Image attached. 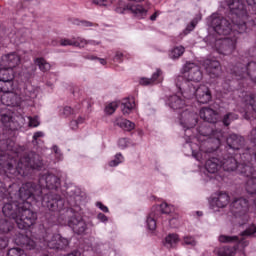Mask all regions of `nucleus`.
<instances>
[{"label": "nucleus", "instance_id": "34", "mask_svg": "<svg viewBox=\"0 0 256 256\" xmlns=\"http://www.w3.org/2000/svg\"><path fill=\"white\" fill-rule=\"evenodd\" d=\"M185 53V47L176 46L169 52L170 59H179Z\"/></svg>", "mask_w": 256, "mask_h": 256}, {"label": "nucleus", "instance_id": "49", "mask_svg": "<svg viewBox=\"0 0 256 256\" xmlns=\"http://www.w3.org/2000/svg\"><path fill=\"white\" fill-rule=\"evenodd\" d=\"M118 146L120 147V149H126V147H129V140H127L126 138L119 139Z\"/></svg>", "mask_w": 256, "mask_h": 256}, {"label": "nucleus", "instance_id": "36", "mask_svg": "<svg viewBox=\"0 0 256 256\" xmlns=\"http://www.w3.org/2000/svg\"><path fill=\"white\" fill-rule=\"evenodd\" d=\"M147 227L150 231L157 229V220H155V213L151 212L146 219Z\"/></svg>", "mask_w": 256, "mask_h": 256}, {"label": "nucleus", "instance_id": "50", "mask_svg": "<svg viewBox=\"0 0 256 256\" xmlns=\"http://www.w3.org/2000/svg\"><path fill=\"white\" fill-rule=\"evenodd\" d=\"M52 149H53L58 161H61V159H63V155L61 154V151L59 150V147L55 145V146H53Z\"/></svg>", "mask_w": 256, "mask_h": 256}, {"label": "nucleus", "instance_id": "15", "mask_svg": "<svg viewBox=\"0 0 256 256\" xmlns=\"http://www.w3.org/2000/svg\"><path fill=\"white\" fill-rule=\"evenodd\" d=\"M179 121H180L181 127H183L184 129H187V130L193 129V127L197 125V121H198L197 113L190 112L189 110L186 109L180 114Z\"/></svg>", "mask_w": 256, "mask_h": 256}, {"label": "nucleus", "instance_id": "8", "mask_svg": "<svg viewBox=\"0 0 256 256\" xmlns=\"http://www.w3.org/2000/svg\"><path fill=\"white\" fill-rule=\"evenodd\" d=\"M176 87L181 91L182 97H185L186 99L196 97L198 103L202 104L211 101V90L206 85H200L198 88H195V86H191V84H187V82L182 84L176 82Z\"/></svg>", "mask_w": 256, "mask_h": 256}, {"label": "nucleus", "instance_id": "28", "mask_svg": "<svg viewBox=\"0 0 256 256\" xmlns=\"http://www.w3.org/2000/svg\"><path fill=\"white\" fill-rule=\"evenodd\" d=\"M15 72L11 68L0 67V81H13Z\"/></svg>", "mask_w": 256, "mask_h": 256}, {"label": "nucleus", "instance_id": "24", "mask_svg": "<svg viewBox=\"0 0 256 256\" xmlns=\"http://www.w3.org/2000/svg\"><path fill=\"white\" fill-rule=\"evenodd\" d=\"M97 45V43H95V41L91 40V41H87L83 38H78L76 41L73 40H69V39H62L60 40V45L62 47H67L68 45H75V47H85V45Z\"/></svg>", "mask_w": 256, "mask_h": 256}, {"label": "nucleus", "instance_id": "25", "mask_svg": "<svg viewBox=\"0 0 256 256\" xmlns=\"http://www.w3.org/2000/svg\"><path fill=\"white\" fill-rule=\"evenodd\" d=\"M163 82V71L161 69H157L155 73H153L151 78H142L140 80V85H153V83H162Z\"/></svg>", "mask_w": 256, "mask_h": 256}, {"label": "nucleus", "instance_id": "20", "mask_svg": "<svg viewBox=\"0 0 256 256\" xmlns=\"http://www.w3.org/2000/svg\"><path fill=\"white\" fill-rule=\"evenodd\" d=\"M68 225L73 229L74 233H77L78 235L85 233L87 229V224L85 223V221L77 217L71 218L68 221Z\"/></svg>", "mask_w": 256, "mask_h": 256}, {"label": "nucleus", "instance_id": "4", "mask_svg": "<svg viewBox=\"0 0 256 256\" xmlns=\"http://www.w3.org/2000/svg\"><path fill=\"white\" fill-rule=\"evenodd\" d=\"M211 25L218 35H230V37L219 38L215 41V50L219 55H232L237 49V35L245 33L247 26L245 22H239L232 18V24L229 20L221 16H212Z\"/></svg>", "mask_w": 256, "mask_h": 256}, {"label": "nucleus", "instance_id": "23", "mask_svg": "<svg viewBox=\"0 0 256 256\" xmlns=\"http://www.w3.org/2000/svg\"><path fill=\"white\" fill-rule=\"evenodd\" d=\"M9 191L11 192V196L15 195V193H18L19 188L17 187V184L13 183L7 189L5 183L0 182V202L5 201V199H9Z\"/></svg>", "mask_w": 256, "mask_h": 256}, {"label": "nucleus", "instance_id": "63", "mask_svg": "<svg viewBox=\"0 0 256 256\" xmlns=\"http://www.w3.org/2000/svg\"><path fill=\"white\" fill-rule=\"evenodd\" d=\"M59 224H60V225H65V223H63V222H59Z\"/></svg>", "mask_w": 256, "mask_h": 256}, {"label": "nucleus", "instance_id": "30", "mask_svg": "<svg viewBox=\"0 0 256 256\" xmlns=\"http://www.w3.org/2000/svg\"><path fill=\"white\" fill-rule=\"evenodd\" d=\"M177 243H179V235H177V234H169L165 238L164 245L168 249H171V248L175 247L177 245Z\"/></svg>", "mask_w": 256, "mask_h": 256}, {"label": "nucleus", "instance_id": "62", "mask_svg": "<svg viewBox=\"0 0 256 256\" xmlns=\"http://www.w3.org/2000/svg\"><path fill=\"white\" fill-rule=\"evenodd\" d=\"M197 214H198L199 216L203 215V213H202V212H197Z\"/></svg>", "mask_w": 256, "mask_h": 256}, {"label": "nucleus", "instance_id": "44", "mask_svg": "<svg viewBox=\"0 0 256 256\" xmlns=\"http://www.w3.org/2000/svg\"><path fill=\"white\" fill-rule=\"evenodd\" d=\"M93 3H95V5H99L100 7H109V5H112L113 0H93Z\"/></svg>", "mask_w": 256, "mask_h": 256}, {"label": "nucleus", "instance_id": "21", "mask_svg": "<svg viewBox=\"0 0 256 256\" xmlns=\"http://www.w3.org/2000/svg\"><path fill=\"white\" fill-rule=\"evenodd\" d=\"M200 117L206 123H217V119H219V113L211 108L204 107L200 110Z\"/></svg>", "mask_w": 256, "mask_h": 256}, {"label": "nucleus", "instance_id": "31", "mask_svg": "<svg viewBox=\"0 0 256 256\" xmlns=\"http://www.w3.org/2000/svg\"><path fill=\"white\" fill-rule=\"evenodd\" d=\"M11 91H15L13 88V81L11 80H0V93H10Z\"/></svg>", "mask_w": 256, "mask_h": 256}, {"label": "nucleus", "instance_id": "51", "mask_svg": "<svg viewBox=\"0 0 256 256\" xmlns=\"http://www.w3.org/2000/svg\"><path fill=\"white\" fill-rule=\"evenodd\" d=\"M9 245V238L0 237V249H5Z\"/></svg>", "mask_w": 256, "mask_h": 256}, {"label": "nucleus", "instance_id": "39", "mask_svg": "<svg viewBox=\"0 0 256 256\" xmlns=\"http://www.w3.org/2000/svg\"><path fill=\"white\" fill-rule=\"evenodd\" d=\"M123 161H125V158L123 157V155L121 153H118L115 155V158L109 162V166L117 167V165H119L120 163H123Z\"/></svg>", "mask_w": 256, "mask_h": 256}, {"label": "nucleus", "instance_id": "29", "mask_svg": "<svg viewBox=\"0 0 256 256\" xmlns=\"http://www.w3.org/2000/svg\"><path fill=\"white\" fill-rule=\"evenodd\" d=\"M13 231V222L0 217V233H11Z\"/></svg>", "mask_w": 256, "mask_h": 256}, {"label": "nucleus", "instance_id": "37", "mask_svg": "<svg viewBox=\"0 0 256 256\" xmlns=\"http://www.w3.org/2000/svg\"><path fill=\"white\" fill-rule=\"evenodd\" d=\"M3 127L6 129H13V126L11 124L13 123V118L7 114H2L0 119Z\"/></svg>", "mask_w": 256, "mask_h": 256}, {"label": "nucleus", "instance_id": "59", "mask_svg": "<svg viewBox=\"0 0 256 256\" xmlns=\"http://www.w3.org/2000/svg\"><path fill=\"white\" fill-rule=\"evenodd\" d=\"M75 121H77L78 125H81V123H84V122H85V118L79 117V118H78L77 120H75Z\"/></svg>", "mask_w": 256, "mask_h": 256}, {"label": "nucleus", "instance_id": "35", "mask_svg": "<svg viewBox=\"0 0 256 256\" xmlns=\"http://www.w3.org/2000/svg\"><path fill=\"white\" fill-rule=\"evenodd\" d=\"M35 64L38 65L39 69L44 73L51 69V64L43 58H36Z\"/></svg>", "mask_w": 256, "mask_h": 256}, {"label": "nucleus", "instance_id": "10", "mask_svg": "<svg viewBox=\"0 0 256 256\" xmlns=\"http://www.w3.org/2000/svg\"><path fill=\"white\" fill-rule=\"evenodd\" d=\"M246 3L250 7L256 6V0H246ZM228 7L231 13V19H235L240 23H247L249 22V15L247 14V8H245V4L241 0H229Z\"/></svg>", "mask_w": 256, "mask_h": 256}, {"label": "nucleus", "instance_id": "33", "mask_svg": "<svg viewBox=\"0 0 256 256\" xmlns=\"http://www.w3.org/2000/svg\"><path fill=\"white\" fill-rule=\"evenodd\" d=\"M239 119V116L233 112H229L222 118V123L226 127H229L233 121H237Z\"/></svg>", "mask_w": 256, "mask_h": 256}, {"label": "nucleus", "instance_id": "64", "mask_svg": "<svg viewBox=\"0 0 256 256\" xmlns=\"http://www.w3.org/2000/svg\"><path fill=\"white\" fill-rule=\"evenodd\" d=\"M28 105H32V103H28Z\"/></svg>", "mask_w": 256, "mask_h": 256}, {"label": "nucleus", "instance_id": "61", "mask_svg": "<svg viewBox=\"0 0 256 256\" xmlns=\"http://www.w3.org/2000/svg\"><path fill=\"white\" fill-rule=\"evenodd\" d=\"M178 81H183V76H179Z\"/></svg>", "mask_w": 256, "mask_h": 256}, {"label": "nucleus", "instance_id": "52", "mask_svg": "<svg viewBox=\"0 0 256 256\" xmlns=\"http://www.w3.org/2000/svg\"><path fill=\"white\" fill-rule=\"evenodd\" d=\"M86 59H90L91 61L95 60V59H98V61L101 63V65H106L107 64V61L103 58H97L93 55L91 56H87Z\"/></svg>", "mask_w": 256, "mask_h": 256}, {"label": "nucleus", "instance_id": "14", "mask_svg": "<svg viewBox=\"0 0 256 256\" xmlns=\"http://www.w3.org/2000/svg\"><path fill=\"white\" fill-rule=\"evenodd\" d=\"M230 197L225 192H219L215 194L210 200V209L213 211H219V209H225L229 205Z\"/></svg>", "mask_w": 256, "mask_h": 256}, {"label": "nucleus", "instance_id": "58", "mask_svg": "<svg viewBox=\"0 0 256 256\" xmlns=\"http://www.w3.org/2000/svg\"><path fill=\"white\" fill-rule=\"evenodd\" d=\"M157 17H159V12H155L150 16V20L151 21H155L157 19Z\"/></svg>", "mask_w": 256, "mask_h": 256}, {"label": "nucleus", "instance_id": "47", "mask_svg": "<svg viewBox=\"0 0 256 256\" xmlns=\"http://www.w3.org/2000/svg\"><path fill=\"white\" fill-rule=\"evenodd\" d=\"M42 137H45V133H43L42 131L35 132L33 135L34 145H37L39 143V139H41Z\"/></svg>", "mask_w": 256, "mask_h": 256}, {"label": "nucleus", "instance_id": "27", "mask_svg": "<svg viewBox=\"0 0 256 256\" xmlns=\"http://www.w3.org/2000/svg\"><path fill=\"white\" fill-rule=\"evenodd\" d=\"M122 113L129 115L132 109H135V100L133 98H126L121 104Z\"/></svg>", "mask_w": 256, "mask_h": 256}, {"label": "nucleus", "instance_id": "42", "mask_svg": "<svg viewBox=\"0 0 256 256\" xmlns=\"http://www.w3.org/2000/svg\"><path fill=\"white\" fill-rule=\"evenodd\" d=\"M116 109H117V103L112 102L106 106L105 111L108 115H113V113H115Z\"/></svg>", "mask_w": 256, "mask_h": 256}, {"label": "nucleus", "instance_id": "6", "mask_svg": "<svg viewBox=\"0 0 256 256\" xmlns=\"http://www.w3.org/2000/svg\"><path fill=\"white\" fill-rule=\"evenodd\" d=\"M17 245H22L30 251L36 247L40 249H60L63 250L69 246V240L61 237L60 234H53L51 229H46L41 238L36 239V242L26 235L20 234L16 239Z\"/></svg>", "mask_w": 256, "mask_h": 256}, {"label": "nucleus", "instance_id": "48", "mask_svg": "<svg viewBox=\"0 0 256 256\" xmlns=\"http://www.w3.org/2000/svg\"><path fill=\"white\" fill-rule=\"evenodd\" d=\"M184 243H185V245H191L192 247H195V245H197L195 238H193L191 236L184 237Z\"/></svg>", "mask_w": 256, "mask_h": 256}, {"label": "nucleus", "instance_id": "54", "mask_svg": "<svg viewBox=\"0 0 256 256\" xmlns=\"http://www.w3.org/2000/svg\"><path fill=\"white\" fill-rule=\"evenodd\" d=\"M114 60H116L118 63H121L123 61V53L116 52V55L114 57Z\"/></svg>", "mask_w": 256, "mask_h": 256}, {"label": "nucleus", "instance_id": "3", "mask_svg": "<svg viewBox=\"0 0 256 256\" xmlns=\"http://www.w3.org/2000/svg\"><path fill=\"white\" fill-rule=\"evenodd\" d=\"M33 189L35 188L32 184H23L18 193L11 195L9 191V198L2 207V213L5 217L13 219L18 229H29L37 221V213L31 210V205L35 202Z\"/></svg>", "mask_w": 256, "mask_h": 256}, {"label": "nucleus", "instance_id": "56", "mask_svg": "<svg viewBox=\"0 0 256 256\" xmlns=\"http://www.w3.org/2000/svg\"><path fill=\"white\" fill-rule=\"evenodd\" d=\"M98 219L102 222H105V221H107V216H105V214H103V213H99Z\"/></svg>", "mask_w": 256, "mask_h": 256}, {"label": "nucleus", "instance_id": "40", "mask_svg": "<svg viewBox=\"0 0 256 256\" xmlns=\"http://www.w3.org/2000/svg\"><path fill=\"white\" fill-rule=\"evenodd\" d=\"M256 233V225L252 224L249 228H247L244 232H242V235L244 237H250V235H255Z\"/></svg>", "mask_w": 256, "mask_h": 256}, {"label": "nucleus", "instance_id": "26", "mask_svg": "<svg viewBox=\"0 0 256 256\" xmlns=\"http://www.w3.org/2000/svg\"><path fill=\"white\" fill-rule=\"evenodd\" d=\"M168 105L174 111H178L179 109H185V101L179 95H173L168 99Z\"/></svg>", "mask_w": 256, "mask_h": 256}, {"label": "nucleus", "instance_id": "45", "mask_svg": "<svg viewBox=\"0 0 256 256\" xmlns=\"http://www.w3.org/2000/svg\"><path fill=\"white\" fill-rule=\"evenodd\" d=\"M198 21L196 19L192 20L191 23L186 27L184 30V35H188V33H191L195 27H197Z\"/></svg>", "mask_w": 256, "mask_h": 256}, {"label": "nucleus", "instance_id": "16", "mask_svg": "<svg viewBox=\"0 0 256 256\" xmlns=\"http://www.w3.org/2000/svg\"><path fill=\"white\" fill-rule=\"evenodd\" d=\"M125 11H131L138 19H143L147 16V9L137 2H130L123 8H116V13H125Z\"/></svg>", "mask_w": 256, "mask_h": 256}, {"label": "nucleus", "instance_id": "7", "mask_svg": "<svg viewBox=\"0 0 256 256\" xmlns=\"http://www.w3.org/2000/svg\"><path fill=\"white\" fill-rule=\"evenodd\" d=\"M240 162H237L239 159ZM253 163H256L255 156H252L248 153H243L242 155L226 156L222 161V169L223 171H237L242 175H251L253 173Z\"/></svg>", "mask_w": 256, "mask_h": 256}, {"label": "nucleus", "instance_id": "53", "mask_svg": "<svg viewBox=\"0 0 256 256\" xmlns=\"http://www.w3.org/2000/svg\"><path fill=\"white\" fill-rule=\"evenodd\" d=\"M96 205L103 211V213H109V208L107 206L103 205L101 202H97Z\"/></svg>", "mask_w": 256, "mask_h": 256}, {"label": "nucleus", "instance_id": "2", "mask_svg": "<svg viewBox=\"0 0 256 256\" xmlns=\"http://www.w3.org/2000/svg\"><path fill=\"white\" fill-rule=\"evenodd\" d=\"M42 169L43 159L39 154L31 152L19 157V148L13 140H0V173L10 179H21L31 175V171Z\"/></svg>", "mask_w": 256, "mask_h": 256}, {"label": "nucleus", "instance_id": "13", "mask_svg": "<svg viewBox=\"0 0 256 256\" xmlns=\"http://www.w3.org/2000/svg\"><path fill=\"white\" fill-rule=\"evenodd\" d=\"M184 77L186 80L182 83H187V85L193 87V84L189 83V81L199 83V81L203 79V72H201V68L194 63H186L184 66Z\"/></svg>", "mask_w": 256, "mask_h": 256}, {"label": "nucleus", "instance_id": "38", "mask_svg": "<svg viewBox=\"0 0 256 256\" xmlns=\"http://www.w3.org/2000/svg\"><path fill=\"white\" fill-rule=\"evenodd\" d=\"M8 256H27L24 249L21 248H11L8 250Z\"/></svg>", "mask_w": 256, "mask_h": 256}, {"label": "nucleus", "instance_id": "12", "mask_svg": "<svg viewBox=\"0 0 256 256\" xmlns=\"http://www.w3.org/2000/svg\"><path fill=\"white\" fill-rule=\"evenodd\" d=\"M220 243H238L234 247H224L219 250L218 256H234L237 253V249H239V246L241 247H247L249 245V242L245 240V236L242 234L239 238L238 236H227V235H221L219 237Z\"/></svg>", "mask_w": 256, "mask_h": 256}, {"label": "nucleus", "instance_id": "11", "mask_svg": "<svg viewBox=\"0 0 256 256\" xmlns=\"http://www.w3.org/2000/svg\"><path fill=\"white\" fill-rule=\"evenodd\" d=\"M231 213L236 217L239 225H245L249 221V200L235 198L231 203Z\"/></svg>", "mask_w": 256, "mask_h": 256}, {"label": "nucleus", "instance_id": "60", "mask_svg": "<svg viewBox=\"0 0 256 256\" xmlns=\"http://www.w3.org/2000/svg\"><path fill=\"white\" fill-rule=\"evenodd\" d=\"M175 221H176L175 219H171L170 220V225H173V223H175Z\"/></svg>", "mask_w": 256, "mask_h": 256}, {"label": "nucleus", "instance_id": "43", "mask_svg": "<svg viewBox=\"0 0 256 256\" xmlns=\"http://www.w3.org/2000/svg\"><path fill=\"white\" fill-rule=\"evenodd\" d=\"M28 121H29L28 123L29 127H39L40 125L39 117L37 116H34V117L29 116Z\"/></svg>", "mask_w": 256, "mask_h": 256}, {"label": "nucleus", "instance_id": "19", "mask_svg": "<svg viewBox=\"0 0 256 256\" xmlns=\"http://www.w3.org/2000/svg\"><path fill=\"white\" fill-rule=\"evenodd\" d=\"M21 63V57L15 53L5 54L0 58V67H6L7 69H15Z\"/></svg>", "mask_w": 256, "mask_h": 256}, {"label": "nucleus", "instance_id": "57", "mask_svg": "<svg viewBox=\"0 0 256 256\" xmlns=\"http://www.w3.org/2000/svg\"><path fill=\"white\" fill-rule=\"evenodd\" d=\"M82 27H93V23L89 21H82L81 22Z\"/></svg>", "mask_w": 256, "mask_h": 256}, {"label": "nucleus", "instance_id": "46", "mask_svg": "<svg viewBox=\"0 0 256 256\" xmlns=\"http://www.w3.org/2000/svg\"><path fill=\"white\" fill-rule=\"evenodd\" d=\"M160 209L162 211V213H171L173 211V206L167 204V202H163L161 205H160Z\"/></svg>", "mask_w": 256, "mask_h": 256}, {"label": "nucleus", "instance_id": "41", "mask_svg": "<svg viewBox=\"0 0 256 256\" xmlns=\"http://www.w3.org/2000/svg\"><path fill=\"white\" fill-rule=\"evenodd\" d=\"M61 117H69V115H73V108L69 106H65L60 110Z\"/></svg>", "mask_w": 256, "mask_h": 256}, {"label": "nucleus", "instance_id": "22", "mask_svg": "<svg viewBox=\"0 0 256 256\" xmlns=\"http://www.w3.org/2000/svg\"><path fill=\"white\" fill-rule=\"evenodd\" d=\"M205 168L208 173H219V171L223 169V164L219 158L212 156L206 161Z\"/></svg>", "mask_w": 256, "mask_h": 256}, {"label": "nucleus", "instance_id": "5", "mask_svg": "<svg viewBox=\"0 0 256 256\" xmlns=\"http://www.w3.org/2000/svg\"><path fill=\"white\" fill-rule=\"evenodd\" d=\"M39 185L33 182H27L24 185H32V197L35 203L41 201L42 207H45L49 211H61L63 209V200L61 196L53 193V190L59 189L61 180L54 174L48 173L40 176L38 180ZM47 189L49 192H47Z\"/></svg>", "mask_w": 256, "mask_h": 256}, {"label": "nucleus", "instance_id": "1", "mask_svg": "<svg viewBox=\"0 0 256 256\" xmlns=\"http://www.w3.org/2000/svg\"><path fill=\"white\" fill-rule=\"evenodd\" d=\"M197 137L189 136L187 143H190L192 149V155L197 161H203L211 157V153H215L221 146V143H227L229 149L233 151H239V155L247 153L252 157L255 156L256 147L251 142V147L243 148L245 138L237 135L230 134L229 137L225 136L221 130H213L209 127H200Z\"/></svg>", "mask_w": 256, "mask_h": 256}, {"label": "nucleus", "instance_id": "17", "mask_svg": "<svg viewBox=\"0 0 256 256\" xmlns=\"http://www.w3.org/2000/svg\"><path fill=\"white\" fill-rule=\"evenodd\" d=\"M202 66L212 79L221 75V63L215 60V58H208L204 60Z\"/></svg>", "mask_w": 256, "mask_h": 256}, {"label": "nucleus", "instance_id": "32", "mask_svg": "<svg viewBox=\"0 0 256 256\" xmlns=\"http://www.w3.org/2000/svg\"><path fill=\"white\" fill-rule=\"evenodd\" d=\"M116 125H118V127H121V129H124L125 131H133V129H135V123L127 119L117 120Z\"/></svg>", "mask_w": 256, "mask_h": 256}, {"label": "nucleus", "instance_id": "18", "mask_svg": "<svg viewBox=\"0 0 256 256\" xmlns=\"http://www.w3.org/2000/svg\"><path fill=\"white\" fill-rule=\"evenodd\" d=\"M244 101L247 107V110H245L244 113V118H246L248 121H251V119H256V94L246 95Z\"/></svg>", "mask_w": 256, "mask_h": 256}, {"label": "nucleus", "instance_id": "55", "mask_svg": "<svg viewBox=\"0 0 256 256\" xmlns=\"http://www.w3.org/2000/svg\"><path fill=\"white\" fill-rule=\"evenodd\" d=\"M79 127V122L75 121V120H72L70 122V128L75 131V129H77Z\"/></svg>", "mask_w": 256, "mask_h": 256}, {"label": "nucleus", "instance_id": "9", "mask_svg": "<svg viewBox=\"0 0 256 256\" xmlns=\"http://www.w3.org/2000/svg\"><path fill=\"white\" fill-rule=\"evenodd\" d=\"M25 96L21 97L17 95L15 90L11 92H6L1 96L2 105L7 107H21L25 102H32L34 99H37V90L33 86H29L24 90Z\"/></svg>", "mask_w": 256, "mask_h": 256}]
</instances>
